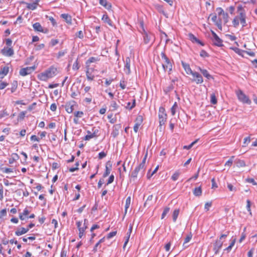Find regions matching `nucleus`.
<instances>
[{"instance_id": "f257e3e1", "label": "nucleus", "mask_w": 257, "mask_h": 257, "mask_svg": "<svg viewBox=\"0 0 257 257\" xmlns=\"http://www.w3.org/2000/svg\"><path fill=\"white\" fill-rule=\"evenodd\" d=\"M58 73V68L54 66H51L44 72L38 75V78L41 81H47L48 79L54 77Z\"/></svg>"}, {"instance_id": "f03ea898", "label": "nucleus", "mask_w": 257, "mask_h": 257, "mask_svg": "<svg viewBox=\"0 0 257 257\" xmlns=\"http://www.w3.org/2000/svg\"><path fill=\"white\" fill-rule=\"evenodd\" d=\"M229 232L227 231L225 234H222L219 237V239H217L213 244V250L215 254L219 253L220 249L221 248L223 245V239H225L229 234Z\"/></svg>"}, {"instance_id": "7ed1b4c3", "label": "nucleus", "mask_w": 257, "mask_h": 257, "mask_svg": "<svg viewBox=\"0 0 257 257\" xmlns=\"http://www.w3.org/2000/svg\"><path fill=\"white\" fill-rule=\"evenodd\" d=\"M161 56L162 58L164 60V63L162 64V66L164 71H168L169 72H170L172 70L173 68L172 64L170 60L166 56L165 52H161Z\"/></svg>"}, {"instance_id": "20e7f679", "label": "nucleus", "mask_w": 257, "mask_h": 257, "mask_svg": "<svg viewBox=\"0 0 257 257\" xmlns=\"http://www.w3.org/2000/svg\"><path fill=\"white\" fill-rule=\"evenodd\" d=\"M158 116L159 119V126L161 127L165 124L167 118V114L166 112L165 108L161 106L159 109Z\"/></svg>"}, {"instance_id": "39448f33", "label": "nucleus", "mask_w": 257, "mask_h": 257, "mask_svg": "<svg viewBox=\"0 0 257 257\" xmlns=\"http://www.w3.org/2000/svg\"><path fill=\"white\" fill-rule=\"evenodd\" d=\"M211 39L213 45L219 47L224 46L223 40L217 35L216 33H211Z\"/></svg>"}, {"instance_id": "423d86ee", "label": "nucleus", "mask_w": 257, "mask_h": 257, "mask_svg": "<svg viewBox=\"0 0 257 257\" xmlns=\"http://www.w3.org/2000/svg\"><path fill=\"white\" fill-rule=\"evenodd\" d=\"M236 94L238 97V99L240 101L242 102L243 103H246L247 104H251V100L249 99V97L246 96L242 90H239L237 92Z\"/></svg>"}, {"instance_id": "0eeeda50", "label": "nucleus", "mask_w": 257, "mask_h": 257, "mask_svg": "<svg viewBox=\"0 0 257 257\" xmlns=\"http://www.w3.org/2000/svg\"><path fill=\"white\" fill-rule=\"evenodd\" d=\"M209 18H211V20L214 23V24L217 27L218 29L222 31V22L223 20L220 18H217L216 14H211Z\"/></svg>"}, {"instance_id": "6e6552de", "label": "nucleus", "mask_w": 257, "mask_h": 257, "mask_svg": "<svg viewBox=\"0 0 257 257\" xmlns=\"http://www.w3.org/2000/svg\"><path fill=\"white\" fill-rule=\"evenodd\" d=\"M144 42L145 44H150L152 45L155 40V37L153 33H143Z\"/></svg>"}, {"instance_id": "1a4fd4ad", "label": "nucleus", "mask_w": 257, "mask_h": 257, "mask_svg": "<svg viewBox=\"0 0 257 257\" xmlns=\"http://www.w3.org/2000/svg\"><path fill=\"white\" fill-rule=\"evenodd\" d=\"M31 208L26 207L24 209L23 212L20 213L19 218L21 220H24L28 218H32V214H30Z\"/></svg>"}, {"instance_id": "9d476101", "label": "nucleus", "mask_w": 257, "mask_h": 257, "mask_svg": "<svg viewBox=\"0 0 257 257\" xmlns=\"http://www.w3.org/2000/svg\"><path fill=\"white\" fill-rule=\"evenodd\" d=\"M216 11L218 12V17H220L223 20V22L224 24H226L228 21V15L227 13H225L224 10L221 8H217Z\"/></svg>"}, {"instance_id": "9b49d317", "label": "nucleus", "mask_w": 257, "mask_h": 257, "mask_svg": "<svg viewBox=\"0 0 257 257\" xmlns=\"http://www.w3.org/2000/svg\"><path fill=\"white\" fill-rule=\"evenodd\" d=\"M145 170L142 169L141 166H137L134 171L132 172L130 175L131 178L133 179L134 181L137 178L138 174L139 172H141L142 176H143L145 173Z\"/></svg>"}, {"instance_id": "f8f14e48", "label": "nucleus", "mask_w": 257, "mask_h": 257, "mask_svg": "<svg viewBox=\"0 0 257 257\" xmlns=\"http://www.w3.org/2000/svg\"><path fill=\"white\" fill-rule=\"evenodd\" d=\"M192 75L193 77V78L192 79V82H195L197 84L203 83V79L200 73L197 72H194Z\"/></svg>"}, {"instance_id": "ddd939ff", "label": "nucleus", "mask_w": 257, "mask_h": 257, "mask_svg": "<svg viewBox=\"0 0 257 257\" xmlns=\"http://www.w3.org/2000/svg\"><path fill=\"white\" fill-rule=\"evenodd\" d=\"M82 225V222L81 221H77L76 222V225L79 230V238H81L84 235L85 230L87 228V226H84L83 225L82 227H81Z\"/></svg>"}, {"instance_id": "4468645a", "label": "nucleus", "mask_w": 257, "mask_h": 257, "mask_svg": "<svg viewBox=\"0 0 257 257\" xmlns=\"http://www.w3.org/2000/svg\"><path fill=\"white\" fill-rule=\"evenodd\" d=\"M75 103L76 102L74 101L67 102L65 105L66 111L69 113H72L74 110V106Z\"/></svg>"}, {"instance_id": "2eb2a0df", "label": "nucleus", "mask_w": 257, "mask_h": 257, "mask_svg": "<svg viewBox=\"0 0 257 257\" xmlns=\"http://www.w3.org/2000/svg\"><path fill=\"white\" fill-rule=\"evenodd\" d=\"M120 128L121 125L120 124H116L113 126L111 135L113 138H115L118 135L119 130Z\"/></svg>"}, {"instance_id": "dca6fc26", "label": "nucleus", "mask_w": 257, "mask_h": 257, "mask_svg": "<svg viewBox=\"0 0 257 257\" xmlns=\"http://www.w3.org/2000/svg\"><path fill=\"white\" fill-rule=\"evenodd\" d=\"M112 168V164L110 161H108L106 162L105 165V170L104 173L103 174V177L105 178L108 176Z\"/></svg>"}, {"instance_id": "f3484780", "label": "nucleus", "mask_w": 257, "mask_h": 257, "mask_svg": "<svg viewBox=\"0 0 257 257\" xmlns=\"http://www.w3.org/2000/svg\"><path fill=\"white\" fill-rule=\"evenodd\" d=\"M32 72V67H27L22 68L20 71V74L21 76H25L30 74Z\"/></svg>"}, {"instance_id": "a211bd4d", "label": "nucleus", "mask_w": 257, "mask_h": 257, "mask_svg": "<svg viewBox=\"0 0 257 257\" xmlns=\"http://www.w3.org/2000/svg\"><path fill=\"white\" fill-rule=\"evenodd\" d=\"M3 55L6 56H12L14 55V50L12 48H4L1 50Z\"/></svg>"}, {"instance_id": "6ab92c4d", "label": "nucleus", "mask_w": 257, "mask_h": 257, "mask_svg": "<svg viewBox=\"0 0 257 257\" xmlns=\"http://www.w3.org/2000/svg\"><path fill=\"white\" fill-rule=\"evenodd\" d=\"M188 36L192 42L194 43H196L202 46L205 45V44L203 42L197 39L192 33H189Z\"/></svg>"}, {"instance_id": "aec40b11", "label": "nucleus", "mask_w": 257, "mask_h": 257, "mask_svg": "<svg viewBox=\"0 0 257 257\" xmlns=\"http://www.w3.org/2000/svg\"><path fill=\"white\" fill-rule=\"evenodd\" d=\"M124 63V71H125L126 74H130L131 73V59L128 57H126Z\"/></svg>"}, {"instance_id": "412c9836", "label": "nucleus", "mask_w": 257, "mask_h": 257, "mask_svg": "<svg viewBox=\"0 0 257 257\" xmlns=\"http://www.w3.org/2000/svg\"><path fill=\"white\" fill-rule=\"evenodd\" d=\"M181 64L186 73L187 74L192 75L194 71L192 70L189 64L184 62V61H182Z\"/></svg>"}, {"instance_id": "4be33fe9", "label": "nucleus", "mask_w": 257, "mask_h": 257, "mask_svg": "<svg viewBox=\"0 0 257 257\" xmlns=\"http://www.w3.org/2000/svg\"><path fill=\"white\" fill-rule=\"evenodd\" d=\"M9 71V67L8 66H4L1 68L0 70V80L8 74Z\"/></svg>"}, {"instance_id": "5701e85b", "label": "nucleus", "mask_w": 257, "mask_h": 257, "mask_svg": "<svg viewBox=\"0 0 257 257\" xmlns=\"http://www.w3.org/2000/svg\"><path fill=\"white\" fill-rule=\"evenodd\" d=\"M87 70L86 72V77L88 80H93L94 76L92 74V72L93 71V68H90L89 67H86Z\"/></svg>"}, {"instance_id": "b1692460", "label": "nucleus", "mask_w": 257, "mask_h": 257, "mask_svg": "<svg viewBox=\"0 0 257 257\" xmlns=\"http://www.w3.org/2000/svg\"><path fill=\"white\" fill-rule=\"evenodd\" d=\"M198 70L202 74V75L208 79L210 80L213 79V77L209 73L206 69H202L201 67H198Z\"/></svg>"}, {"instance_id": "393cba45", "label": "nucleus", "mask_w": 257, "mask_h": 257, "mask_svg": "<svg viewBox=\"0 0 257 257\" xmlns=\"http://www.w3.org/2000/svg\"><path fill=\"white\" fill-rule=\"evenodd\" d=\"M60 17L63 19L67 24H71L72 17L70 15L68 14H62L60 15Z\"/></svg>"}, {"instance_id": "a878e982", "label": "nucleus", "mask_w": 257, "mask_h": 257, "mask_svg": "<svg viewBox=\"0 0 257 257\" xmlns=\"http://www.w3.org/2000/svg\"><path fill=\"white\" fill-rule=\"evenodd\" d=\"M100 59L98 57H91L86 62V67H90L91 63H95L99 61Z\"/></svg>"}, {"instance_id": "bb28decb", "label": "nucleus", "mask_w": 257, "mask_h": 257, "mask_svg": "<svg viewBox=\"0 0 257 257\" xmlns=\"http://www.w3.org/2000/svg\"><path fill=\"white\" fill-rule=\"evenodd\" d=\"M132 230H133V225H130V226H129V228H128V231L126 233V236L125 237L126 239H125V241L124 243V244H123V247L124 248L125 247V246L126 245L127 242H128V240H129V239H130V235H131V234L132 232Z\"/></svg>"}, {"instance_id": "cd10ccee", "label": "nucleus", "mask_w": 257, "mask_h": 257, "mask_svg": "<svg viewBox=\"0 0 257 257\" xmlns=\"http://www.w3.org/2000/svg\"><path fill=\"white\" fill-rule=\"evenodd\" d=\"M245 18V13L244 12H241L240 13V23L243 27L246 26Z\"/></svg>"}, {"instance_id": "c85d7f7f", "label": "nucleus", "mask_w": 257, "mask_h": 257, "mask_svg": "<svg viewBox=\"0 0 257 257\" xmlns=\"http://www.w3.org/2000/svg\"><path fill=\"white\" fill-rule=\"evenodd\" d=\"M99 3L107 10H109L111 8V5L110 3H108L107 0H99Z\"/></svg>"}, {"instance_id": "c756f323", "label": "nucleus", "mask_w": 257, "mask_h": 257, "mask_svg": "<svg viewBox=\"0 0 257 257\" xmlns=\"http://www.w3.org/2000/svg\"><path fill=\"white\" fill-rule=\"evenodd\" d=\"M29 230V228H26L24 227H21L18 228L15 232V234L17 236L21 235L23 234L26 233Z\"/></svg>"}, {"instance_id": "7c9ffc66", "label": "nucleus", "mask_w": 257, "mask_h": 257, "mask_svg": "<svg viewBox=\"0 0 257 257\" xmlns=\"http://www.w3.org/2000/svg\"><path fill=\"white\" fill-rule=\"evenodd\" d=\"M193 193L195 196H200L202 193L201 187L199 186L198 187L195 188L193 191Z\"/></svg>"}, {"instance_id": "2f4dec72", "label": "nucleus", "mask_w": 257, "mask_h": 257, "mask_svg": "<svg viewBox=\"0 0 257 257\" xmlns=\"http://www.w3.org/2000/svg\"><path fill=\"white\" fill-rule=\"evenodd\" d=\"M230 49L233 50L236 53H237L239 55L241 56L242 57H244L243 54L244 53L245 50H241L237 47H230Z\"/></svg>"}, {"instance_id": "473e14b6", "label": "nucleus", "mask_w": 257, "mask_h": 257, "mask_svg": "<svg viewBox=\"0 0 257 257\" xmlns=\"http://www.w3.org/2000/svg\"><path fill=\"white\" fill-rule=\"evenodd\" d=\"M33 29L35 31L43 32V28L39 23H36L33 24Z\"/></svg>"}, {"instance_id": "72a5a7b5", "label": "nucleus", "mask_w": 257, "mask_h": 257, "mask_svg": "<svg viewBox=\"0 0 257 257\" xmlns=\"http://www.w3.org/2000/svg\"><path fill=\"white\" fill-rule=\"evenodd\" d=\"M17 86H18L17 81H14L12 83V87L11 88H7V89L6 90L7 91V90H10L11 93H13L16 90Z\"/></svg>"}, {"instance_id": "f704fd0d", "label": "nucleus", "mask_w": 257, "mask_h": 257, "mask_svg": "<svg viewBox=\"0 0 257 257\" xmlns=\"http://www.w3.org/2000/svg\"><path fill=\"white\" fill-rule=\"evenodd\" d=\"M131 198L130 196H128L126 200L125 204V209H124V215H125L127 213V209L130 207L131 204Z\"/></svg>"}, {"instance_id": "c9c22d12", "label": "nucleus", "mask_w": 257, "mask_h": 257, "mask_svg": "<svg viewBox=\"0 0 257 257\" xmlns=\"http://www.w3.org/2000/svg\"><path fill=\"white\" fill-rule=\"evenodd\" d=\"M240 22V14L239 16H236L233 20L232 24L234 27H236L239 25Z\"/></svg>"}, {"instance_id": "e433bc0d", "label": "nucleus", "mask_w": 257, "mask_h": 257, "mask_svg": "<svg viewBox=\"0 0 257 257\" xmlns=\"http://www.w3.org/2000/svg\"><path fill=\"white\" fill-rule=\"evenodd\" d=\"M148 153H147L145 156H144L142 162L138 165L139 166H141L142 169L146 170V161L147 158Z\"/></svg>"}, {"instance_id": "4c0bfd02", "label": "nucleus", "mask_w": 257, "mask_h": 257, "mask_svg": "<svg viewBox=\"0 0 257 257\" xmlns=\"http://www.w3.org/2000/svg\"><path fill=\"white\" fill-rule=\"evenodd\" d=\"M102 20L105 23H107L109 25H111V21L107 15H103L102 17Z\"/></svg>"}, {"instance_id": "58836bf2", "label": "nucleus", "mask_w": 257, "mask_h": 257, "mask_svg": "<svg viewBox=\"0 0 257 257\" xmlns=\"http://www.w3.org/2000/svg\"><path fill=\"white\" fill-rule=\"evenodd\" d=\"M179 209H175L173 211L172 217H173V220L174 222H175L176 221V220L179 215Z\"/></svg>"}, {"instance_id": "ea45409f", "label": "nucleus", "mask_w": 257, "mask_h": 257, "mask_svg": "<svg viewBox=\"0 0 257 257\" xmlns=\"http://www.w3.org/2000/svg\"><path fill=\"white\" fill-rule=\"evenodd\" d=\"M210 102L213 104H216L217 102V99L214 93H212L210 95Z\"/></svg>"}, {"instance_id": "a19ab883", "label": "nucleus", "mask_w": 257, "mask_h": 257, "mask_svg": "<svg viewBox=\"0 0 257 257\" xmlns=\"http://www.w3.org/2000/svg\"><path fill=\"white\" fill-rule=\"evenodd\" d=\"M236 164L238 167H243L245 166V163L243 160H237L236 161Z\"/></svg>"}, {"instance_id": "79ce46f5", "label": "nucleus", "mask_w": 257, "mask_h": 257, "mask_svg": "<svg viewBox=\"0 0 257 257\" xmlns=\"http://www.w3.org/2000/svg\"><path fill=\"white\" fill-rule=\"evenodd\" d=\"M177 108H178V104H177V102H175L174 103L173 105L171 108V114L172 115H174L175 114L176 109H177Z\"/></svg>"}, {"instance_id": "37998d69", "label": "nucleus", "mask_w": 257, "mask_h": 257, "mask_svg": "<svg viewBox=\"0 0 257 257\" xmlns=\"http://www.w3.org/2000/svg\"><path fill=\"white\" fill-rule=\"evenodd\" d=\"M174 89V85L173 83H171L167 87H166L164 91L166 93L172 91Z\"/></svg>"}, {"instance_id": "c03bdc74", "label": "nucleus", "mask_w": 257, "mask_h": 257, "mask_svg": "<svg viewBox=\"0 0 257 257\" xmlns=\"http://www.w3.org/2000/svg\"><path fill=\"white\" fill-rule=\"evenodd\" d=\"M1 171L5 173H10L13 172V169L3 167L1 168Z\"/></svg>"}, {"instance_id": "a18cd8bd", "label": "nucleus", "mask_w": 257, "mask_h": 257, "mask_svg": "<svg viewBox=\"0 0 257 257\" xmlns=\"http://www.w3.org/2000/svg\"><path fill=\"white\" fill-rule=\"evenodd\" d=\"M200 56L202 58L209 57V54L204 50H202L200 52Z\"/></svg>"}, {"instance_id": "49530a36", "label": "nucleus", "mask_w": 257, "mask_h": 257, "mask_svg": "<svg viewBox=\"0 0 257 257\" xmlns=\"http://www.w3.org/2000/svg\"><path fill=\"white\" fill-rule=\"evenodd\" d=\"M45 47V45L44 44H35L34 45V49L36 51H39L43 49Z\"/></svg>"}, {"instance_id": "de8ad7c7", "label": "nucleus", "mask_w": 257, "mask_h": 257, "mask_svg": "<svg viewBox=\"0 0 257 257\" xmlns=\"http://www.w3.org/2000/svg\"><path fill=\"white\" fill-rule=\"evenodd\" d=\"M18 158V155L17 154H13L12 155V157L10 158L9 160V163L10 164H13L14 161L16 160L17 158Z\"/></svg>"}, {"instance_id": "09e8293b", "label": "nucleus", "mask_w": 257, "mask_h": 257, "mask_svg": "<svg viewBox=\"0 0 257 257\" xmlns=\"http://www.w3.org/2000/svg\"><path fill=\"white\" fill-rule=\"evenodd\" d=\"M143 116L141 115H139L136 119L135 123H138V124H140L141 125L143 122Z\"/></svg>"}, {"instance_id": "8fccbe9b", "label": "nucleus", "mask_w": 257, "mask_h": 257, "mask_svg": "<svg viewBox=\"0 0 257 257\" xmlns=\"http://www.w3.org/2000/svg\"><path fill=\"white\" fill-rule=\"evenodd\" d=\"M170 211V208L168 207H166L164 208V211L162 214L161 218L163 219L166 216V215Z\"/></svg>"}, {"instance_id": "3c124183", "label": "nucleus", "mask_w": 257, "mask_h": 257, "mask_svg": "<svg viewBox=\"0 0 257 257\" xmlns=\"http://www.w3.org/2000/svg\"><path fill=\"white\" fill-rule=\"evenodd\" d=\"M180 173L179 171H176L173 174V175L171 177V179L173 180V181H176L178 179V177L180 175Z\"/></svg>"}, {"instance_id": "603ef678", "label": "nucleus", "mask_w": 257, "mask_h": 257, "mask_svg": "<svg viewBox=\"0 0 257 257\" xmlns=\"http://www.w3.org/2000/svg\"><path fill=\"white\" fill-rule=\"evenodd\" d=\"M198 141V140H196L195 141H194V142H193L192 143H191L188 146H184L183 147V149H187V150H189L190 149H191L194 144H195Z\"/></svg>"}, {"instance_id": "864d4df0", "label": "nucleus", "mask_w": 257, "mask_h": 257, "mask_svg": "<svg viewBox=\"0 0 257 257\" xmlns=\"http://www.w3.org/2000/svg\"><path fill=\"white\" fill-rule=\"evenodd\" d=\"M83 114H84V113L82 111H77L74 112L75 117H78V118L81 117Z\"/></svg>"}, {"instance_id": "5fc2aeb1", "label": "nucleus", "mask_w": 257, "mask_h": 257, "mask_svg": "<svg viewBox=\"0 0 257 257\" xmlns=\"http://www.w3.org/2000/svg\"><path fill=\"white\" fill-rule=\"evenodd\" d=\"M117 233V231H113L112 232H109L106 236V238L107 239H110L111 238V237L114 236Z\"/></svg>"}, {"instance_id": "6e6d98bb", "label": "nucleus", "mask_w": 257, "mask_h": 257, "mask_svg": "<svg viewBox=\"0 0 257 257\" xmlns=\"http://www.w3.org/2000/svg\"><path fill=\"white\" fill-rule=\"evenodd\" d=\"M58 42H59V41L58 39H53L51 40L49 45L50 46L53 47V46H55L56 44H57L58 43Z\"/></svg>"}, {"instance_id": "4d7b16f0", "label": "nucleus", "mask_w": 257, "mask_h": 257, "mask_svg": "<svg viewBox=\"0 0 257 257\" xmlns=\"http://www.w3.org/2000/svg\"><path fill=\"white\" fill-rule=\"evenodd\" d=\"M110 107L112 108V110H115L117 109L118 105L114 101H112L110 104Z\"/></svg>"}, {"instance_id": "13d9d810", "label": "nucleus", "mask_w": 257, "mask_h": 257, "mask_svg": "<svg viewBox=\"0 0 257 257\" xmlns=\"http://www.w3.org/2000/svg\"><path fill=\"white\" fill-rule=\"evenodd\" d=\"M93 138H96V137L92 133H91L90 135H86L83 139L85 141H89L91 139Z\"/></svg>"}, {"instance_id": "bf43d9fd", "label": "nucleus", "mask_w": 257, "mask_h": 257, "mask_svg": "<svg viewBox=\"0 0 257 257\" xmlns=\"http://www.w3.org/2000/svg\"><path fill=\"white\" fill-rule=\"evenodd\" d=\"M93 132L92 134L95 136L96 138H97L99 136V130L98 128H96L95 127H93L92 129Z\"/></svg>"}, {"instance_id": "052dcab7", "label": "nucleus", "mask_w": 257, "mask_h": 257, "mask_svg": "<svg viewBox=\"0 0 257 257\" xmlns=\"http://www.w3.org/2000/svg\"><path fill=\"white\" fill-rule=\"evenodd\" d=\"M246 182L252 183L253 185H257V182L253 178H247L246 179Z\"/></svg>"}, {"instance_id": "680f3d73", "label": "nucleus", "mask_w": 257, "mask_h": 257, "mask_svg": "<svg viewBox=\"0 0 257 257\" xmlns=\"http://www.w3.org/2000/svg\"><path fill=\"white\" fill-rule=\"evenodd\" d=\"M48 20L51 22L53 26H57V22L54 18H53L52 17H48Z\"/></svg>"}, {"instance_id": "e2e57ef3", "label": "nucleus", "mask_w": 257, "mask_h": 257, "mask_svg": "<svg viewBox=\"0 0 257 257\" xmlns=\"http://www.w3.org/2000/svg\"><path fill=\"white\" fill-rule=\"evenodd\" d=\"M192 235L191 233L190 232L185 237L184 242L185 243H187V242H188L191 240V239L192 238Z\"/></svg>"}, {"instance_id": "0e129e2a", "label": "nucleus", "mask_w": 257, "mask_h": 257, "mask_svg": "<svg viewBox=\"0 0 257 257\" xmlns=\"http://www.w3.org/2000/svg\"><path fill=\"white\" fill-rule=\"evenodd\" d=\"M72 68L73 70H77L79 68V63L77 59L73 65Z\"/></svg>"}, {"instance_id": "69168bd1", "label": "nucleus", "mask_w": 257, "mask_h": 257, "mask_svg": "<svg viewBox=\"0 0 257 257\" xmlns=\"http://www.w3.org/2000/svg\"><path fill=\"white\" fill-rule=\"evenodd\" d=\"M66 53H67L66 50H64L62 51H59L57 54V58L59 59V58H61V57L63 56Z\"/></svg>"}, {"instance_id": "338daca9", "label": "nucleus", "mask_w": 257, "mask_h": 257, "mask_svg": "<svg viewBox=\"0 0 257 257\" xmlns=\"http://www.w3.org/2000/svg\"><path fill=\"white\" fill-rule=\"evenodd\" d=\"M234 158V156H232L229 160H228L225 164V166H228L230 167L233 163L232 159Z\"/></svg>"}, {"instance_id": "774afa93", "label": "nucleus", "mask_w": 257, "mask_h": 257, "mask_svg": "<svg viewBox=\"0 0 257 257\" xmlns=\"http://www.w3.org/2000/svg\"><path fill=\"white\" fill-rule=\"evenodd\" d=\"M107 155L106 153H105L104 152H101L98 154V159H102L104 157H105Z\"/></svg>"}]
</instances>
